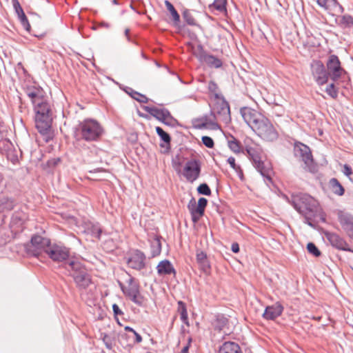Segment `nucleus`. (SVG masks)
Returning <instances> with one entry per match:
<instances>
[{"label":"nucleus","instance_id":"obj_1","mask_svg":"<svg viewBox=\"0 0 353 353\" xmlns=\"http://www.w3.org/2000/svg\"><path fill=\"white\" fill-rule=\"evenodd\" d=\"M240 113L244 121L259 137L265 141L277 139L279 134L271 121L259 111L250 107H243Z\"/></svg>","mask_w":353,"mask_h":353},{"label":"nucleus","instance_id":"obj_2","mask_svg":"<svg viewBox=\"0 0 353 353\" xmlns=\"http://www.w3.org/2000/svg\"><path fill=\"white\" fill-rule=\"evenodd\" d=\"M34 110L35 112V126L39 132L43 137L44 141L48 142L53 137L51 129L52 118L50 105L46 99L34 104Z\"/></svg>","mask_w":353,"mask_h":353},{"label":"nucleus","instance_id":"obj_3","mask_svg":"<svg viewBox=\"0 0 353 353\" xmlns=\"http://www.w3.org/2000/svg\"><path fill=\"white\" fill-rule=\"evenodd\" d=\"M244 143L245 150L257 170L263 176L270 178L271 166L265 161V158L261 146L250 138H246Z\"/></svg>","mask_w":353,"mask_h":353},{"label":"nucleus","instance_id":"obj_4","mask_svg":"<svg viewBox=\"0 0 353 353\" xmlns=\"http://www.w3.org/2000/svg\"><path fill=\"white\" fill-rule=\"evenodd\" d=\"M77 131L81 139L87 141H97L103 132L99 123L90 119L81 121L79 124Z\"/></svg>","mask_w":353,"mask_h":353},{"label":"nucleus","instance_id":"obj_5","mask_svg":"<svg viewBox=\"0 0 353 353\" xmlns=\"http://www.w3.org/2000/svg\"><path fill=\"white\" fill-rule=\"evenodd\" d=\"M292 203L294 208L301 214L305 216L310 215L316 210L317 202L308 194H299L294 196Z\"/></svg>","mask_w":353,"mask_h":353},{"label":"nucleus","instance_id":"obj_6","mask_svg":"<svg viewBox=\"0 0 353 353\" xmlns=\"http://www.w3.org/2000/svg\"><path fill=\"white\" fill-rule=\"evenodd\" d=\"M71 275L79 288H86L91 283V279L85 269L79 262L71 261L68 263Z\"/></svg>","mask_w":353,"mask_h":353},{"label":"nucleus","instance_id":"obj_7","mask_svg":"<svg viewBox=\"0 0 353 353\" xmlns=\"http://www.w3.org/2000/svg\"><path fill=\"white\" fill-rule=\"evenodd\" d=\"M294 154L301 158L305 165V168L311 172H316L317 166L314 162L310 149L306 145L301 143H296L294 147Z\"/></svg>","mask_w":353,"mask_h":353},{"label":"nucleus","instance_id":"obj_8","mask_svg":"<svg viewBox=\"0 0 353 353\" xmlns=\"http://www.w3.org/2000/svg\"><path fill=\"white\" fill-rule=\"evenodd\" d=\"M201 171V161L196 159H192L185 163L183 170V175L187 181L193 183L199 179Z\"/></svg>","mask_w":353,"mask_h":353},{"label":"nucleus","instance_id":"obj_9","mask_svg":"<svg viewBox=\"0 0 353 353\" xmlns=\"http://www.w3.org/2000/svg\"><path fill=\"white\" fill-rule=\"evenodd\" d=\"M326 65L327 73L333 81L338 80L345 73L338 57L334 54L329 57Z\"/></svg>","mask_w":353,"mask_h":353},{"label":"nucleus","instance_id":"obj_10","mask_svg":"<svg viewBox=\"0 0 353 353\" xmlns=\"http://www.w3.org/2000/svg\"><path fill=\"white\" fill-rule=\"evenodd\" d=\"M311 68L312 75L319 85H322L327 82L330 76L321 61H314Z\"/></svg>","mask_w":353,"mask_h":353},{"label":"nucleus","instance_id":"obj_11","mask_svg":"<svg viewBox=\"0 0 353 353\" xmlns=\"http://www.w3.org/2000/svg\"><path fill=\"white\" fill-rule=\"evenodd\" d=\"M46 253L55 261H62L65 260L69 256V250L64 247L58 245H50L46 250Z\"/></svg>","mask_w":353,"mask_h":353},{"label":"nucleus","instance_id":"obj_12","mask_svg":"<svg viewBox=\"0 0 353 353\" xmlns=\"http://www.w3.org/2000/svg\"><path fill=\"white\" fill-rule=\"evenodd\" d=\"M197 51L194 52V54L200 61L205 63L212 68H218L222 65V61L219 59L206 54L201 46H198Z\"/></svg>","mask_w":353,"mask_h":353},{"label":"nucleus","instance_id":"obj_13","mask_svg":"<svg viewBox=\"0 0 353 353\" xmlns=\"http://www.w3.org/2000/svg\"><path fill=\"white\" fill-rule=\"evenodd\" d=\"M50 246L49 239L39 235H34L31 239L30 249L34 252V255H38L42 251L46 252V250Z\"/></svg>","mask_w":353,"mask_h":353},{"label":"nucleus","instance_id":"obj_14","mask_svg":"<svg viewBox=\"0 0 353 353\" xmlns=\"http://www.w3.org/2000/svg\"><path fill=\"white\" fill-rule=\"evenodd\" d=\"M145 255L139 250L133 251L127 260L128 266L135 270H141L145 267Z\"/></svg>","mask_w":353,"mask_h":353},{"label":"nucleus","instance_id":"obj_15","mask_svg":"<svg viewBox=\"0 0 353 353\" xmlns=\"http://www.w3.org/2000/svg\"><path fill=\"white\" fill-rule=\"evenodd\" d=\"M26 92L33 104L46 99V93L40 86L34 85H29L26 88Z\"/></svg>","mask_w":353,"mask_h":353},{"label":"nucleus","instance_id":"obj_16","mask_svg":"<svg viewBox=\"0 0 353 353\" xmlns=\"http://www.w3.org/2000/svg\"><path fill=\"white\" fill-rule=\"evenodd\" d=\"M122 290L133 302L138 305L142 304L143 297L141 296L139 286L136 283L130 282L127 287H122Z\"/></svg>","mask_w":353,"mask_h":353},{"label":"nucleus","instance_id":"obj_17","mask_svg":"<svg viewBox=\"0 0 353 353\" xmlns=\"http://www.w3.org/2000/svg\"><path fill=\"white\" fill-rule=\"evenodd\" d=\"M143 110L163 123H165L171 119L170 113L164 108L145 106Z\"/></svg>","mask_w":353,"mask_h":353},{"label":"nucleus","instance_id":"obj_18","mask_svg":"<svg viewBox=\"0 0 353 353\" xmlns=\"http://www.w3.org/2000/svg\"><path fill=\"white\" fill-rule=\"evenodd\" d=\"M283 311L282 305L277 302L274 305L268 306L263 314V316L268 320H274L280 315Z\"/></svg>","mask_w":353,"mask_h":353},{"label":"nucleus","instance_id":"obj_19","mask_svg":"<svg viewBox=\"0 0 353 353\" xmlns=\"http://www.w3.org/2000/svg\"><path fill=\"white\" fill-rule=\"evenodd\" d=\"M325 236L333 247H335L337 249L343 250H347L348 244L338 234L327 232L325 234Z\"/></svg>","mask_w":353,"mask_h":353},{"label":"nucleus","instance_id":"obj_20","mask_svg":"<svg viewBox=\"0 0 353 353\" xmlns=\"http://www.w3.org/2000/svg\"><path fill=\"white\" fill-rule=\"evenodd\" d=\"M196 259L200 270L205 274H208L210 272L211 266L208 259L207 254L202 251H198L196 252Z\"/></svg>","mask_w":353,"mask_h":353},{"label":"nucleus","instance_id":"obj_21","mask_svg":"<svg viewBox=\"0 0 353 353\" xmlns=\"http://www.w3.org/2000/svg\"><path fill=\"white\" fill-rule=\"evenodd\" d=\"M339 219L342 228L350 236H353V217L341 214L339 215Z\"/></svg>","mask_w":353,"mask_h":353},{"label":"nucleus","instance_id":"obj_22","mask_svg":"<svg viewBox=\"0 0 353 353\" xmlns=\"http://www.w3.org/2000/svg\"><path fill=\"white\" fill-rule=\"evenodd\" d=\"M157 273L161 275L175 274V270L168 260H163L157 266Z\"/></svg>","mask_w":353,"mask_h":353},{"label":"nucleus","instance_id":"obj_23","mask_svg":"<svg viewBox=\"0 0 353 353\" xmlns=\"http://www.w3.org/2000/svg\"><path fill=\"white\" fill-rule=\"evenodd\" d=\"M188 207L191 214L192 221L196 223L204 214V210L199 208L194 200L191 201Z\"/></svg>","mask_w":353,"mask_h":353},{"label":"nucleus","instance_id":"obj_24","mask_svg":"<svg viewBox=\"0 0 353 353\" xmlns=\"http://www.w3.org/2000/svg\"><path fill=\"white\" fill-rule=\"evenodd\" d=\"M219 353H242L239 344L227 341L225 342L219 348Z\"/></svg>","mask_w":353,"mask_h":353},{"label":"nucleus","instance_id":"obj_25","mask_svg":"<svg viewBox=\"0 0 353 353\" xmlns=\"http://www.w3.org/2000/svg\"><path fill=\"white\" fill-rule=\"evenodd\" d=\"M15 205L14 201L8 196H0V210L2 211L12 210Z\"/></svg>","mask_w":353,"mask_h":353},{"label":"nucleus","instance_id":"obj_26","mask_svg":"<svg viewBox=\"0 0 353 353\" xmlns=\"http://www.w3.org/2000/svg\"><path fill=\"white\" fill-rule=\"evenodd\" d=\"M330 188L332 192L339 196H342L344 194V188L339 181L333 178L330 181Z\"/></svg>","mask_w":353,"mask_h":353},{"label":"nucleus","instance_id":"obj_27","mask_svg":"<svg viewBox=\"0 0 353 353\" xmlns=\"http://www.w3.org/2000/svg\"><path fill=\"white\" fill-rule=\"evenodd\" d=\"M156 132L158 135L161 138V139L164 141V144H161V147H165L166 149L169 148L170 143V135L165 132L161 127H156Z\"/></svg>","mask_w":353,"mask_h":353},{"label":"nucleus","instance_id":"obj_28","mask_svg":"<svg viewBox=\"0 0 353 353\" xmlns=\"http://www.w3.org/2000/svg\"><path fill=\"white\" fill-rule=\"evenodd\" d=\"M178 312L180 314L181 320L185 324L188 325V316L185 303L180 301L178 302Z\"/></svg>","mask_w":353,"mask_h":353},{"label":"nucleus","instance_id":"obj_29","mask_svg":"<svg viewBox=\"0 0 353 353\" xmlns=\"http://www.w3.org/2000/svg\"><path fill=\"white\" fill-rule=\"evenodd\" d=\"M228 145L229 148L236 154H239L241 151V145L240 142L234 137H232L231 139L228 140Z\"/></svg>","mask_w":353,"mask_h":353},{"label":"nucleus","instance_id":"obj_30","mask_svg":"<svg viewBox=\"0 0 353 353\" xmlns=\"http://www.w3.org/2000/svg\"><path fill=\"white\" fill-rule=\"evenodd\" d=\"M318 4L326 10L332 9L336 7L337 2L336 0H316Z\"/></svg>","mask_w":353,"mask_h":353},{"label":"nucleus","instance_id":"obj_31","mask_svg":"<svg viewBox=\"0 0 353 353\" xmlns=\"http://www.w3.org/2000/svg\"><path fill=\"white\" fill-rule=\"evenodd\" d=\"M165 4L167 9L170 11L174 21L176 23L179 22L180 17L173 5L168 1H165Z\"/></svg>","mask_w":353,"mask_h":353},{"label":"nucleus","instance_id":"obj_32","mask_svg":"<svg viewBox=\"0 0 353 353\" xmlns=\"http://www.w3.org/2000/svg\"><path fill=\"white\" fill-rule=\"evenodd\" d=\"M325 91L333 99H336L338 96V89L334 83L328 85Z\"/></svg>","mask_w":353,"mask_h":353},{"label":"nucleus","instance_id":"obj_33","mask_svg":"<svg viewBox=\"0 0 353 353\" xmlns=\"http://www.w3.org/2000/svg\"><path fill=\"white\" fill-rule=\"evenodd\" d=\"M227 0H214L213 7L221 12L225 10Z\"/></svg>","mask_w":353,"mask_h":353},{"label":"nucleus","instance_id":"obj_34","mask_svg":"<svg viewBox=\"0 0 353 353\" xmlns=\"http://www.w3.org/2000/svg\"><path fill=\"white\" fill-rule=\"evenodd\" d=\"M216 322V327L219 330H222L224 329L225 325L228 324V319L224 316H219V317H217Z\"/></svg>","mask_w":353,"mask_h":353},{"label":"nucleus","instance_id":"obj_35","mask_svg":"<svg viewBox=\"0 0 353 353\" xmlns=\"http://www.w3.org/2000/svg\"><path fill=\"white\" fill-rule=\"evenodd\" d=\"M228 163L230 164V167L235 170L237 173L243 174L242 170L240 165H236L235 162V159L233 157H230L227 160Z\"/></svg>","mask_w":353,"mask_h":353},{"label":"nucleus","instance_id":"obj_36","mask_svg":"<svg viewBox=\"0 0 353 353\" xmlns=\"http://www.w3.org/2000/svg\"><path fill=\"white\" fill-rule=\"evenodd\" d=\"M307 250L309 253L313 254L315 256H319L321 255V252L313 243H307Z\"/></svg>","mask_w":353,"mask_h":353},{"label":"nucleus","instance_id":"obj_37","mask_svg":"<svg viewBox=\"0 0 353 353\" xmlns=\"http://www.w3.org/2000/svg\"><path fill=\"white\" fill-rule=\"evenodd\" d=\"M197 191L201 194L210 196L211 194V190L209 186L206 183H202L197 188Z\"/></svg>","mask_w":353,"mask_h":353},{"label":"nucleus","instance_id":"obj_38","mask_svg":"<svg viewBox=\"0 0 353 353\" xmlns=\"http://www.w3.org/2000/svg\"><path fill=\"white\" fill-rule=\"evenodd\" d=\"M154 248L152 250V256H156L161 253V245L160 241L159 239H156L152 245Z\"/></svg>","mask_w":353,"mask_h":353},{"label":"nucleus","instance_id":"obj_39","mask_svg":"<svg viewBox=\"0 0 353 353\" xmlns=\"http://www.w3.org/2000/svg\"><path fill=\"white\" fill-rule=\"evenodd\" d=\"M20 22L23 27L27 30L30 31V25L28 22V18L26 17L25 14H23L21 17H19Z\"/></svg>","mask_w":353,"mask_h":353},{"label":"nucleus","instance_id":"obj_40","mask_svg":"<svg viewBox=\"0 0 353 353\" xmlns=\"http://www.w3.org/2000/svg\"><path fill=\"white\" fill-rule=\"evenodd\" d=\"M203 143L209 148H212L214 147V141L212 139L208 136H204L202 137Z\"/></svg>","mask_w":353,"mask_h":353},{"label":"nucleus","instance_id":"obj_41","mask_svg":"<svg viewBox=\"0 0 353 353\" xmlns=\"http://www.w3.org/2000/svg\"><path fill=\"white\" fill-rule=\"evenodd\" d=\"M183 18H184L185 21H186V23L188 24H189L190 26H195L196 25L195 19L189 13L185 12L183 14Z\"/></svg>","mask_w":353,"mask_h":353},{"label":"nucleus","instance_id":"obj_42","mask_svg":"<svg viewBox=\"0 0 353 353\" xmlns=\"http://www.w3.org/2000/svg\"><path fill=\"white\" fill-rule=\"evenodd\" d=\"M208 123L203 121V119H196L194 122V126L198 129L206 128Z\"/></svg>","mask_w":353,"mask_h":353},{"label":"nucleus","instance_id":"obj_43","mask_svg":"<svg viewBox=\"0 0 353 353\" xmlns=\"http://www.w3.org/2000/svg\"><path fill=\"white\" fill-rule=\"evenodd\" d=\"M133 98L141 103H147L148 100L145 95L138 92L134 93Z\"/></svg>","mask_w":353,"mask_h":353},{"label":"nucleus","instance_id":"obj_44","mask_svg":"<svg viewBox=\"0 0 353 353\" xmlns=\"http://www.w3.org/2000/svg\"><path fill=\"white\" fill-rule=\"evenodd\" d=\"M14 7L16 10V12L18 14L19 18L21 17V16H22L23 14H25L23 10V8H21V6H20L19 3L17 1H16L14 3Z\"/></svg>","mask_w":353,"mask_h":353},{"label":"nucleus","instance_id":"obj_45","mask_svg":"<svg viewBox=\"0 0 353 353\" xmlns=\"http://www.w3.org/2000/svg\"><path fill=\"white\" fill-rule=\"evenodd\" d=\"M207 204L208 200L205 198L201 197L199 199L198 203L196 205L199 206V208H202L205 210Z\"/></svg>","mask_w":353,"mask_h":353},{"label":"nucleus","instance_id":"obj_46","mask_svg":"<svg viewBox=\"0 0 353 353\" xmlns=\"http://www.w3.org/2000/svg\"><path fill=\"white\" fill-rule=\"evenodd\" d=\"M208 89L211 92L214 93L216 96L217 95L216 92L218 90V86L214 82L210 81L209 83Z\"/></svg>","mask_w":353,"mask_h":353},{"label":"nucleus","instance_id":"obj_47","mask_svg":"<svg viewBox=\"0 0 353 353\" xmlns=\"http://www.w3.org/2000/svg\"><path fill=\"white\" fill-rule=\"evenodd\" d=\"M221 105H222L221 110L223 111V114H229L230 113V107H229L228 104L225 102H222Z\"/></svg>","mask_w":353,"mask_h":353},{"label":"nucleus","instance_id":"obj_48","mask_svg":"<svg viewBox=\"0 0 353 353\" xmlns=\"http://www.w3.org/2000/svg\"><path fill=\"white\" fill-rule=\"evenodd\" d=\"M343 173L346 176H350L352 174V168L349 165H344V166H343Z\"/></svg>","mask_w":353,"mask_h":353},{"label":"nucleus","instance_id":"obj_49","mask_svg":"<svg viewBox=\"0 0 353 353\" xmlns=\"http://www.w3.org/2000/svg\"><path fill=\"white\" fill-rule=\"evenodd\" d=\"M112 310L116 315L122 314V312L121 311V310L119 309V306L117 304H114L112 305Z\"/></svg>","mask_w":353,"mask_h":353},{"label":"nucleus","instance_id":"obj_50","mask_svg":"<svg viewBox=\"0 0 353 353\" xmlns=\"http://www.w3.org/2000/svg\"><path fill=\"white\" fill-rule=\"evenodd\" d=\"M190 343L191 339H190L188 343L182 348L181 353H188Z\"/></svg>","mask_w":353,"mask_h":353},{"label":"nucleus","instance_id":"obj_51","mask_svg":"<svg viewBox=\"0 0 353 353\" xmlns=\"http://www.w3.org/2000/svg\"><path fill=\"white\" fill-rule=\"evenodd\" d=\"M232 251L234 253H237L239 251V244L236 243H232L231 247Z\"/></svg>","mask_w":353,"mask_h":353},{"label":"nucleus","instance_id":"obj_52","mask_svg":"<svg viewBox=\"0 0 353 353\" xmlns=\"http://www.w3.org/2000/svg\"><path fill=\"white\" fill-rule=\"evenodd\" d=\"M134 334L135 336V342L137 343H141L142 341V337L141 335L139 334L137 332H134Z\"/></svg>","mask_w":353,"mask_h":353},{"label":"nucleus","instance_id":"obj_53","mask_svg":"<svg viewBox=\"0 0 353 353\" xmlns=\"http://www.w3.org/2000/svg\"><path fill=\"white\" fill-rule=\"evenodd\" d=\"M125 330L128 331V332H131L133 334L134 333V332H136L133 328H132V327H130L129 326H125Z\"/></svg>","mask_w":353,"mask_h":353},{"label":"nucleus","instance_id":"obj_54","mask_svg":"<svg viewBox=\"0 0 353 353\" xmlns=\"http://www.w3.org/2000/svg\"><path fill=\"white\" fill-rule=\"evenodd\" d=\"M350 21L351 23H353V19L350 17H348V21Z\"/></svg>","mask_w":353,"mask_h":353},{"label":"nucleus","instance_id":"obj_55","mask_svg":"<svg viewBox=\"0 0 353 353\" xmlns=\"http://www.w3.org/2000/svg\"><path fill=\"white\" fill-rule=\"evenodd\" d=\"M112 3L114 4H117V0H112Z\"/></svg>","mask_w":353,"mask_h":353},{"label":"nucleus","instance_id":"obj_56","mask_svg":"<svg viewBox=\"0 0 353 353\" xmlns=\"http://www.w3.org/2000/svg\"><path fill=\"white\" fill-rule=\"evenodd\" d=\"M106 338H107V336H106V335H105V336H104V337H103V341H107V339H106Z\"/></svg>","mask_w":353,"mask_h":353},{"label":"nucleus","instance_id":"obj_57","mask_svg":"<svg viewBox=\"0 0 353 353\" xmlns=\"http://www.w3.org/2000/svg\"><path fill=\"white\" fill-rule=\"evenodd\" d=\"M130 7H131V8H132L133 10H134V7H133V6H132V3L130 5Z\"/></svg>","mask_w":353,"mask_h":353},{"label":"nucleus","instance_id":"obj_58","mask_svg":"<svg viewBox=\"0 0 353 353\" xmlns=\"http://www.w3.org/2000/svg\"><path fill=\"white\" fill-rule=\"evenodd\" d=\"M128 32H129V30L127 29V30H125V34H128Z\"/></svg>","mask_w":353,"mask_h":353}]
</instances>
